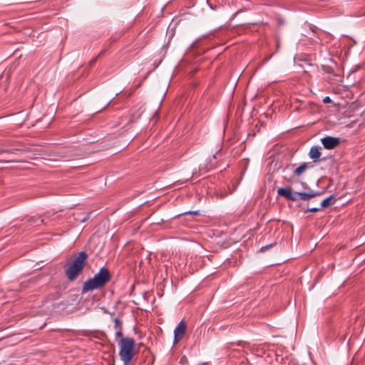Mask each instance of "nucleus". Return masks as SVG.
Instances as JSON below:
<instances>
[{"label":"nucleus","mask_w":365,"mask_h":365,"mask_svg":"<svg viewBox=\"0 0 365 365\" xmlns=\"http://www.w3.org/2000/svg\"><path fill=\"white\" fill-rule=\"evenodd\" d=\"M135 341L134 339L125 337L118 341L120 348L119 356L123 361V365H129L134 356Z\"/></svg>","instance_id":"nucleus-3"},{"label":"nucleus","mask_w":365,"mask_h":365,"mask_svg":"<svg viewBox=\"0 0 365 365\" xmlns=\"http://www.w3.org/2000/svg\"><path fill=\"white\" fill-rule=\"evenodd\" d=\"M115 338H116V340H118V338H120V339L123 337V332H122V327H120L119 329H118V331L115 332Z\"/></svg>","instance_id":"nucleus-12"},{"label":"nucleus","mask_w":365,"mask_h":365,"mask_svg":"<svg viewBox=\"0 0 365 365\" xmlns=\"http://www.w3.org/2000/svg\"><path fill=\"white\" fill-rule=\"evenodd\" d=\"M111 279L109 269L105 267L100 269L93 278L86 281L82 287L83 292H88L103 287Z\"/></svg>","instance_id":"nucleus-2"},{"label":"nucleus","mask_w":365,"mask_h":365,"mask_svg":"<svg viewBox=\"0 0 365 365\" xmlns=\"http://www.w3.org/2000/svg\"><path fill=\"white\" fill-rule=\"evenodd\" d=\"M90 215H91V213L86 214V215H85L83 217V218L81 220V222H85L86 220H88L89 219Z\"/></svg>","instance_id":"nucleus-17"},{"label":"nucleus","mask_w":365,"mask_h":365,"mask_svg":"<svg viewBox=\"0 0 365 365\" xmlns=\"http://www.w3.org/2000/svg\"><path fill=\"white\" fill-rule=\"evenodd\" d=\"M319 195V192L310 190L308 192H294V196L296 201L298 200H309L310 199Z\"/></svg>","instance_id":"nucleus-6"},{"label":"nucleus","mask_w":365,"mask_h":365,"mask_svg":"<svg viewBox=\"0 0 365 365\" xmlns=\"http://www.w3.org/2000/svg\"><path fill=\"white\" fill-rule=\"evenodd\" d=\"M111 101H112V100H110L109 102H108V104L106 106V107H107V106L110 104V103Z\"/></svg>","instance_id":"nucleus-20"},{"label":"nucleus","mask_w":365,"mask_h":365,"mask_svg":"<svg viewBox=\"0 0 365 365\" xmlns=\"http://www.w3.org/2000/svg\"><path fill=\"white\" fill-rule=\"evenodd\" d=\"M320 207H312V208H309L307 210V212H317L319 210H320Z\"/></svg>","instance_id":"nucleus-16"},{"label":"nucleus","mask_w":365,"mask_h":365,"mask_svg":"<svg viewBox=\"0 0 365 365\" xmlns=\"http://www.w3.org/2000/svg\"><path fill=\"white\" fill-rule=\"evenodd\" d=\"M229 345L231 346L232 345H237L238 346H241L242 348L247 346L248 344L246 341H238L237 342H231L229 344Z\"/></svg>","instance_id":"nucleus-11"},{"label":"nucleus","mask_w":365,"mask_h":365,"mask_svg":"<svg viewBox=\"0 0 365 365\" xmlns=\"http://www.w3.org/2000/svg\"><path fill=\"white\" fill-rule=\"evenodd\" d=\"M322 143L326 149H334L340 143L339 138L326 136L321 139Z\"/></svg>","instance_id":"nucleus-5"},{"label":"nucleus","mask_w":365,"mask_h":365,"mask_svg":"<svg viewBox=\"0 0 365 365\" xmlns=\"http://www.w3.org/2000/svg\"><path fill=\"white\" fill-rule=\"evenodd\" d=\"M103 51L100 52V53H99L96 57H95L94 58H93V59L90 61L89 64H90L91 66L93 65V64L96 63V61L97 58H98L99 56H101L103 54Z\"/></svg>","instance_id":"nucleus-15"},{"label":"nucleus","mask_w":365,"mask_h":365,"mask_svg":"<svg viewBox=\"0 0 365 365\" xmlns=\"http://www.w3.org/2000/svg\"><path fill=\"white\" fill-rule=\"evenodd\" d=\"M187 214H192V215H198V211H194V212H185V215H187Z\"/></svg>","instance_id":"nucleus-19"},{"label":"nucleus","mask_w":365,"mask_h":365,"mask_svg":"<svg viewBox=\"0 0 365 365\" xmlns=\"http://www.w3.org/2000/svg\"><path fill=\"white\" fill-rule=\"evenodd\" d=\"M310 166L309 165V163H303L302 164H301L298 168H297L294 172H293V175L294 177H299L301 176L304 172L305 170L309 168Z\"/></svg>","instance_id":"nucleus-9"},{"label":"nucleus","mask_w":365,"mask_h":365,"mask_svg":"<svg viewBox=\"0 0 365 365\" xmlns=\"http://www.w3.org/2000/svg\"><path fill=\"white\" fill-rule=\"evenodd\" d=\"M187 329V324L182 319L174 330V344L178 343L184 336Z\"/></svg>","instance_id":"nucleus-4"},{"label":"nucleus","mask_w":365,"mask_h":365,"mask_svg":"<svg viewBox=\"0 0 365 365\" xmlns=\"http://www.w3.org/2000/svg\"><path fill=\"white\" fill-rule=\"evenodd\" d=\"M321 148L317 146H313L309 150V157L312 160H314V162H316L319 157L321 156V152H320Z\"/></svg>","instance_id":"nucleus-8"},{"label":"nucleus","mask_w":365,"mask_h":365,"mask_svg":"<svg viewBox=\"0 0 365 365\" xmlns=\"http://www.w3.org/2000/svg\"><path fill=\"white\" fill-rule=\"evenodd\" d=\"M274 244H269V245H265V246H263L260 248V251L261 252H265L266 250H267L268 249H269L270 247H272L274 246Z\"/></svg>","instance_id":"nucleus-14"},{"label":"nucleus","mask_w":365,"mask_h":365,"mask_svg":"<svg viewBox=\"0 0 365 365\" xmlns=\"http://www.w3.org/2000/svg\"><path fill=\"white\" fill-rule=\"evenodd\" d=\"M88 255L84 252H80L73 255L63 266L64 273L67 279L73 282L82 273L88 262Z\"/></svg>","instance_id":"nucleus-1"},{"label":"nucleus","mask_w":365,"mask_h":365,"mask_svg":"<svg viewBox=\"0 0 365 365\" xmlns=\"http://www.w3.org/2000/svg\"><path fill=\"white\" fill-rule=\"evenodd\" d=\"M277 194L279 196L284 197L288 200L296 201L294 192L292 191L291 187H280L277 190Z\"/></svg>","instance_id":"nucleus-7"},{"label":"nucleus","mask_w":365,"mask_h":365,"mask_svg":"<svg viewBox=\"0 0 365 365\" xmlns=\"http://www.w3.org/2000/svg\"><path fill=\"white\" fill-rule=\"evenodd\" d=\"M336 201L335 196L334 195H331L327 198L324 199L321 203V207H327L332 204H334Z\"/></svg>","instance_id":"nucleus-10"},{"label":"nucleus","mask_w":365,"mask_h":365,"mask_svg":"<svg viewBox=\"0 0 365 365\" xmlns=\"http://www.w3.org/2000/svg\"><path fill=\"white\" fill-rule=\"evenodd\" d=\"M323 102L324 103H329L331 102V98L329 97V96H326L324 99H323Z\"/></svg>","instance_id":"nucleus-18"},{"label":"nucleus","mask_w":365,"mask_h":365,"mask_svg":"<svg viewBox=\"0 0 365 365\" xmlns=\"http://www.w3.org/2000/svg\"><path fill=\"white\" fill-rule=\"evenodd\" d=\"M114 322H115V329H119L120 327H122L121 322L118 318H115Z\"/></svg>","instance_id":"nucleus-13"}]
</instances>
